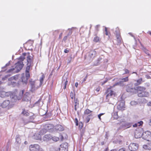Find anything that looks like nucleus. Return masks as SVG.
Returning a JSON list of instances; mask_svg holds the SVG:
<instances>
[{
  "mask_svg": "<svg viewBox=\"0 0 151 151\" xmlns=\"http://www.w3.org/2000/svg\"><path fill=\"white\" fill-rule=\"evenodd\" d=\"M136 136H137V134L135 133V137L136 138H138L139 137H137H137H136Z\"/></svg>",
  "mask_w": 151,
  "mask_h": 151,
  "instance_id": "obj_59",
  "label": "nucleus"
},
{
  "mask_svg": "<svg viewBox=\"0 0 151 151\" xmlns=\"http://www.w3.org/2000/svg\"><path fill=\"white\" fill-rule=\"evenodd\" d=\"M35 116L34 114H32L31 116H30L29 118L28 122H32L35 118Z\"/></svg>",
  "mask_w": 151,
  "mask_h": 151,
  "instance_id": "obj_25",
  "label": "nucleus"
},
{
  "mask_svg": "<svg viewBox=\"0 0 151 151\" xmlns=\"http://www.w3.org/2000/svg\"><path fill=\"white\" fill-rule=\"evenodd\" d=\"M10 103V101L8 100H6L4 101L1 104V106L3 108H5L9 106Z\"/></svg>",
  "mask_w": 151,
  "mask_h": 151,
  "instance_id": "obj_15",
  "label": "nucleus"
},
{
  "mask_svg": "<svg viewBox=\"0 0 151 151\" xmlns=\"http://www.w3.org/2000/svg\"><path fill=\"white\" fill-rule=\"evenodd\" d=\"M72 33V32L71 31L70 32L67 36H65L63 37V41L64 42H65L67 39L68 36L71 35Z\"/></svg>",
  "mask_w": 151,
  "mask_h": 151,
  "instance_id": "obj_31",
  "label": "nucleus"
},
{
  "mask_svg": "<svg viewBox=\"0 0 151 151\" xmlns=\"http://www.w3.org/2000/svg\"><path fill=\"white\" fill-rule=\"evenodd\" d=\"M132 73V74H133V73H135V74H136L137 75V73L136 72H133V73Z\"/></svg>",
  "mask_w": 151,
  "mask_h": 151,
  "instance_id": "obj_62",
  "label": "nucleus"
},
{
  "mask_svg": "<svg viewBox=\"0 0 151 151\" xmlns=\"http://www.w3.org/2000/svg\"><path fill=\"white\" fill-rule=\"evenodd\" d=\"M62 35H63V33H61L59 36V38L60 39L62 37Z\"/></svg>",
  "mask_w": 151,
  "mask_h": 151,
  "instance_id": "obj_53",
  "label": "nucleus"
},
{
  "mask_svg": "<svg viewBox=\"0 0 151 151\" xmlns=\"http://www.w3.org/2000/svg\"><path fill=\"white\" fill-rule=\"evenodd\" d=\"M123 139V137L122 136H120L117 139L116 142L117 143L120 144L122 143V140Z\"/></svg>",
  "mask_w": 151,
  "mask_h": 151,
  "instance_id": "obj_24",
  "label": "nucleus"
},
{
  "mask_svg": "<svg viewBox=\"0 0 151 151\" xmlns=\"http://www.w3.org/2000/svg\"><path fill=\"white\" fill-rule=\"evenodd\" d=\"M118 151H126L125 148L123 147L119 149Z\"/></svg>",
  "mask_w": 151,
  "mask_h": 151,
  "instance_id": "obj_50",
  "label": "nucleus"
},
{
  "mask_svg": "<svg viewBox=\"0 0 151 151\" xmlns=\"http://www.w3.org/2000/svg\"><path fill=\"white\" fill-rule=\"evenodd\" d=\"M100 38L97 36V34L95 35V37H94L93 40V41L95 42H100Z\"/></svg>",
  "mask_w": 151,
  "mask_h": 151,
  "instance_id": "obj_20",
  "label": "nucleus"
},
{
  "mask_svg": "<svg viewBox=\"0 0 151 151\" xmlns=\"http://www.w3.org/2000/svg\"><path fill=\"white\" fill-rule=\"evenodd\" d=\"M92 111L88 109H86L84 111V114L85 115H88L92 113Z\"/></svg>",
  "mask_w": 151,
  "mask_h": 151,
  "instance_id": "obj_28",
  "label": "nucleus"
},
{
  "mask_svg": "<svg viewBox=\"0 0 151 151\" xmlns=\"http://www.w3.org/2000/svg\"><path fill=\"white\" fill-rule=\"evenodd\" d=\"M138 147L139 145L137 144L131 143L129 146V149L131 151H135L138 149Z\"/></svg>",
  "mask_w": 151,
  "mask_h": 151,
  "instance_id": "obj_9",
  "label": "nucleus"
},
{
  "mask_svg": "<svg viewBox=\"0 0 151 151\" xmlns=\"http://www.w3.org/2000/svg\"><path fill=\"white\" fill-rule=\"evenodd\" d=\"M30 67L29 65L27 66L26 68L25 71V74L27 75H30L29 73V70L30 69Z\"/></svg>",
  "mask_w": 151,
  "mask_h": 151,
  "instance_id": "obj_29",
  "label": "nucleus"
},
{
  "mask_svg": "<svg viewBox=\"0 0 151 151\" xmlns=\"http://www.w3.org/2000/svg\"><path fill=\"white\" fill-rule=\"evenodd\" d=\"M131 126V124L130 123H125L124 124H122V126L118 128V129L119 130L122 128H124V129H125L130 127Z\"/></svg>",
  "mask_w": 151,
  "mask_h": 151,
  "instance_id": "obj_12",
  "label": "nucleus"
},
{
  "mask_svg": "<svg viewBox=\"0 0 151 151\" xmlns=\"http://www.w3.org/2000/svg\"><path fill=\"white\" fill-rule=\"evenodd\" d=\"M87 76H86V77H85V78L84 79L83 81V82H84L86 81V80L87 78Z\"/></svg>",
  "mask_w": 151,
  "mask_h": 151,
  "instance_id": "obj_56",
  "label": "nucleus"
},
{
  "mask_svg": "<svg viewBox=\"0 0 151 151\" xmlns=\"http://www.w3.org/2000/svg\"><path fill=\"white\" fill-rule=\"evenodd\" d=\"M75 101V107L74 109L75 111H77V108L79 107V101L78 99H76Z\"/></svg>",
  "mask_w": 151,
  "mask_h": 151,
  "instance_id": "obj_18",
  "label": "nucleus"
},
{
  "mask_svg": "<svg viewBox=\"0 0 151 151\" xmlns=\"http://www.w3.org/2000/svg\"><path fill=\"white\" fill-rule=\"evenodd\" d=\"M143 123V122L142 121H140L138 122L137 123H135L133 125V126L134 127H136L138 126H142Z\"/></svg>",
  "mask_w": 151,
  "mask_h": 151,
  "instance_id": "obj_21",
  "label": "nucleus"
},
{
  "mask_svg": "<svg viewBox=\"0 0 151 151\" xmlns=\"http://www.w3.org/2000/svg\"><path fill=\"white\" fill-rule=\"evenodd\" d=\"M43 140L44 141H48L51 139V136L50 134L45 135L43 137Z\"/></svg>",
  "mask_w": 151,
  "mask_h": 151,
  "instance_id": "obj_17",
  "label": "nucleus"
},
{
  "mask_svg": "<svg viewBox=\"0 0 151 151\" xmlns=\"http://www.w3.org/2000/svg\"><path fill=\"white\" fill-rule=\"evenodd\" d=\"M143 148L145 150H151V142H149L143 145Z\"/></svg>",
  "mask_w": 151,
  "mask_h": 151,
  "instance_id": "obj_16",
  "label": "nucleus"
},
{
  "mask_svg": "<svg viewBox=\"0 0 151 151\" xmlns=\"http://www.w3.org/2000/svg\"><path fill=\"white\" fill-rule=\"evenodd\" d=\"M29 148L30 151H37L39 148V146L37 144L31 145Z\"/></svg>",
  "mask_w": 151,
  "mask_h": 151,
  "instance_id": "obj_10",
  "label": "nucleus"
},
{
  "mask_svg": "<svg viewBox=\"0 0 151 151\" xmlns=\"http://www.w3.org/2000/svg\"><path fill=\"white\" fill-rule=\"evenodd\" d=\"M147 104L148 106H151V101L148 102Z\"/></svg>",
  "mask_w": 151,
  "mask_h": 151,
  "instance_id": "obj_55",
  "label": "nucleus"
},
{
  "mask_svg": "<svg viewBox=\"0 0 151 151\" xmlns=\"http://www.w3.org/2000/svg\"><path fill=\"white\" fill-rule=\"evenodd\" d=\"M108 81V79H107L105 81H104L103 82H102L101 83V85L103 86L104 84H105Z\"/></svg>",
  "mask_w": 151,
  "mask_h": 151,
  "instance_id": "obj_51",
  "label": "nucleus"
},
{
  "mask_svg": "<svg viewBox=\"0 0 151 151\" xmlns=\"http://www.w3.org/2000/svg\"><path fill=\"white\" fill-rule=\"evenodd\" d=\"M118 107L120 110H123L125 108L124 104L123 103H121L120 104L118 105Z\"/></svg>",
  "mask_w": 151,
  "mask_h": 151,
  "instance_id": "obj_26",
  "label": "nucleus"
},
{
  "mask_svg": "<svg viewBox=\"0 0 151 151\" xmlns=\"http://www.w3.org/2000/svg\"><path fill=\"white\" fill-rule=\"evenodd\" d=\"M30 84L32 86H34L35 85V82L34 81H32V79H31L29 81Z\"/></svg>",
  "mask_w": 151,
  "mask_h": 151,
  "instance_id": "obj_43",
  "label": "nucleus"
},
{
  "mask_svg": "<svg viewBox=\"0 0 151 151\" xmlns=\"http://www.w3.org/2000/svg\"><path fill=\"white\" fill-rule=\"evenodd\" d=\"M70 96L72 99H75V94L71 92L70 93Z\"/></svg>",
  "mask_w": 151,
  "mask_h": 151,
  "instance_id": "obj_37",
  "label": "nucleus"
},
{
  "mask_svg": "<svg viewBox=\"0 0 151 151\" xmlns=\"http://www.w3.org/2000/svg\"><path fill=\"white\" fill-rule=\"evenodd\" d=\"M112 87H110V88H108L105 92V93L107 94L106 96V99L108 101H109V98L113 95L115 96L116 95V93L111 89Z\"/></svg>",
  "mask_w": 151,
  "mask_h": 151,
  "instance_id": "obj_5",
  "label": "nucleus"
},
{
  "mask_svg": "<svg viewBox=\"0 0 151 151\" xmlns=\"http://www.w3.org/2000/svg\"><path fill=\"white\" fill-rule=\"evenodd\" d=\"M92 115H91V114H90V115H88V116L86 118V123H88L90 120V118H89V116H92Z\"/></svg>",
  "mask_w": 151,
  "mask_h": 151,
  "instance_id": "obj_40",
  "label": "nucleus"
},
{
  "mask_svg": "<svg viewBox=\"0 0 151 151\" xmlns=\"http://www.w3.org/2000/svg\"><path fill=\"white\" fill-rule=\"evenodd\" d=\"M105 32L106 35H108V32L107 29L106 27H105Z\"/></svg>",
  "mask_w": 151,
  "mask_h": 151,
  "instance_id": "obj_49",
  "label": "nucleus"
},
{
  "mask_svg": "<svg viewBox=\"0 0 151 151\" xmlns=\"http://www.w3.org/2000/svg\"><path fill=\"white\" fill-rule=\"evenodd\" d=\"M100 87L99 86L98 87V88H97L96 89V91L97 92H99L100 91Z\"/></svg>",
  "mask_w": 151,
  "mask_h": 151,
  "instance_id": "obj_52",
  "label": "nucleus"
},
{
  "mask_svg": "<svg viewBox=\"0 0 151 151\" xmlns=\"http://www.w3.org/2000/svg\"><path fill=\"white\" fill-rule=\"evenodd\" d=\"M150 122H149V124H150V126H151V119H150Z\"/></svg>",
  "mask_w": 151,
  "mask_h": 151,
  "instance_id": "obj_63",
  "label": "nucleus"
},
{
  "mask_svg": "<svg viewBox=\"0 0 151 151\" xmlns=\"http://www.w3.org/2000/svg\"><path fill=\"white\" fill-rule=\"evenodd\" d=\"M121 80H122V82H127L129 81L128 77H127L124 78H122Z\"/></svg>",
  "mask_w": 151,
  "mask_h": 151,
  "instance_id": "obj_35",
  "label": "nucleus"
},
{
  "mask_svg": "<svg viewBox=\"0 0 151 151\" xmlns=\"http://www.w3.org/2000/svg\"><path fill=\"white\" fill-rule=\"evenodd\" d=\"M83 127V124L82 122H79V127L80 129H81Z\"/></svg>",
  "mask_w": 151,
  "mask_h": 151,
  "instance_id": "obj_39",
  "label": "nucleus"
},
{
  "mask_svg": "<svg viewBox=\"0 0 151 151\" xmlns=\"http://www.w3.org/2000/svg\"><path fill=\"white\" fill-rule=\"evenodd\" d=\"M24 65V64L17 62L15 64V68H12L8 70L7 72L8 73H18L22 69Z\"/></svg>",
  "mask_w": 151,
  "mask_h": 151,
  "instance_id": "obj_2",
  "label": "nucleus"
},
{
  "mask_svg": "<svg viewBox=\"0 0 151 151\" xmlns=\"http://www.w3.org/2000/svg\"><path fill=\"white\" fill-rule=\"evenodd\" d=\"M64 52L65 53H67L68 52H69V50H67V49H65V50H64Z\"/></svg>",
  "mask_w": 151,
  "mask_h": 151,
  "instance_id": "obj_54",
  "label": "nucleus"
},
{
  "mask_svg": "<svg viewBox=\"0 0 151 151\" xmlns=\"http://www.w3.org/2000/svg\"><path fill=\"white\" fill-rule=\"evenodd\" d=\"M104 113H101L99 114L101 116L102 115H104Z\"/></svg>",
  "mask_w": 151,
  "mask_h": 151,
  "instance_id": "obj_61",
  "label": "nucleus"
},
{
  "mask_svg": "<svg viewBox=\"0 0 151 151\" xmlns=\"http://www.w3.org/2000/svg\"><path fill=\"white\" fill-rule=\"evenodd\" d=\"M75 121L76 125L77 126H78V122L77 119V118H76L75 119Z\"/></svg>",
  "mask_w": 151,
  "mask_h": 151,
  "instance_id": "obj_47",
  "label": "nucleus"
},
{
  "mask_svg": "<svg viewBox=\"0 0 151 151\" xmlns=\"http://www.w3.org/2000/svg\"><path fill=\"white\" fill-rule=\"evenodd\" d=\"M130 104L132 105H134L137 104V102L135 101H132L130 102Z\"/></svg>",
  "mask_w": 151,
  "mask_h": 151,
  "instance_id": "obj_41",
  "label": "nucleus"
},
{
  "mask_svg": "<svg viewBox=\"0 0 151 151\" xmlns=\"http://www.w3.org/2000/svg\"><path fill=\"white\" fill-rule=\"evenodd\" d=\"M26 55V53H24L22 54V55L20 56L18 59V61L17 62L19 63H20L21 64H23V61L25 59V56Z\"/></svg>",
  "mask_w": 151,
  "mask_h": 151,
  "instance_id": "obj_14",
  "label": "nucleus"
},
{
  "mask_svg": "<svg viewBox=\"0 0 151 151\" xmlns=\"http://www.w3.org/2000/svg\"><path fill=\"white\" fill-rule=\"evenodd\" d=\"M68 144L64 143L62 144L59 148L57 149L56 151H68Z\"/></svg>",
  "mask_w": 151,
  "mask_h": 151,
  "instance_id": "obj_8",
  "label": "nucleus"
},
{
  "mask_svg": "<svg viewBox=\"0 0 151 151\" xmlns=\"http://www.w3.org/2000/svg\"><path fill=\"white\" fill-rule=\"evenodd\" d=\"M29 94V92H26L25 94V95H27V94Z\"/></svg>",
  "mask_w": 151,
  "mask_h": 151,
  "instance_id": "obj_60",
  "label": "nucleus"
},
{
  "mask_svg": "<svg viewBox=\"0 0 151 151\" xmlns=\"http://www.w3.org/2000/svg\"><path fill=\"white\" fill-rule=\"evenodd\" d=\"M19 78V75H16L10 78L11 80H14L15 81H17Z\"/></svg>",
  "mask_w": 151,
  "mask_h": 151,
  "instance_id": "obj_27",
  "label": "nucleus"
},
{
  "mask_svg": "<svg viewBox=\"0 0 151 151\" xmlns=\"http://www.w3.org/2000/svg\"><path fill=\"white\" fill-rule=\"evenodd\" d=\"M98 116L99 118L100 119V120H101V116L99 114L98 115Z\"/></svg>",
  "mask_w": 151,
  "mask_h": 151,
  "instance_id": "obj_58",
  "label": "nucleus"
},
{
  "mask_svg": "<svg viewBox=\"0 0 151 151\" xmlns=\"http://www.w3.org/2000/svg\"><path fill=\"white\" fill-rule=\"evenodd\" d=\"M142 137L148 141H151V132L147 131L142 134Z\"/></svg>",
  "mask_w": 151,
  "mask_h": 151,
  "instance_id": "obj_6",
  "label": "nucleus"
},
{
  "mask_svg": "<svg viewBox=\"0 0 151 151\" xmlns=\"http://www.w3.org/2000/svg\"><path fill=\"white\" fill-rule=\"evenodd\" d=\"M115 32L116 33V35L118 33H119V34H120L119 30L118 28H116Z\"/></svg>",
  "mask_w": 151,
  "mask_h": 151,
  "instance_id": "obj_45",
  "label": "nucleus"
},
{
  "mask_svg": "<svg viewBox=\"0 0 151 151\" xmlns=\"http://www.w3.org/2000/svg\"><path fill=\"white\" fill-rule=\"evenodd\" d=\"M45 78V76L44 74H43L41 77L40 78V86H41L43 84L44 80Z\"/></svg>",
  "mask_w": 151,
  "mask_h": 151,
  "instance_id": "obj_22",
  "label": "nucleus"
},
{
  "mask_svg": "<svg viewBox=\"0 0 151 151\" xmlns=\"http://www.w3.org/2000/svg\"><path fill=\"white\" fill-rule=\"evenodd\" d=\"M68 82V79L67 78H66L65 79H64L62 80V84H63L64 86L63 87V88L65 89L66 88V85Z\"/></svg>",
  "mask_w": 151,
  "mask_h": 151,
  "instance_id": "obj_19",
  "label": "nucleus"
},
{
  "mask_svg": "<svg viewBox=\"0 0 151 151\" xmlns=\"http://www.w3.org/2000/svg\"><path fill=\"white\" fill-rule=\"evenodd\" d=\"M27 61L28 64H29L30 65L31 64L32 60L31 58V56L30 55H29L27 57Z\"/></svg>",
  "mask_w": 151,
  "mask_h": 151,
  "instance_id": "obj_34",
  "label": "nucleus"
},
{
  "mask_svg": "<svg viewBox=\"0 0 151 151\" xmlns=\"http://www.w3.org/2000/svg\"><path fill=\"white\" fill-rule=\"evenodd\" d=\"M126 91L127 92L132 93V94H136L137 91L136 88H135L129 86L127 88Z\"/></svg>",
  "mask_w": 151,
  "mask_h": 151,
  "instance_id": "obj_11",
  "label": "nucleus"
},
{
  "mask_svg": "<svg viewBox=\"0 0 151 151\" xmlns=\"http://www.w3.org/2000/svg\"><path fill=\"white\" fill-rule=\"evenodd\" d=\"M145 88L141 86H138L136 87V93L139 97H147L148 95V93L145 91Z\"/></svg>",
  "mask_w": 151,
  "mask_h": 151,
  "instance_id": "obj_1",
  "label": "nucleus"
},
{
  "mask_svg": "<svg viewBox=\"0 0 151 151\" xmlns=\"http://www.w3.org/2000/svg\"><path fill=\"white\" fill-rule=\"evenodd\" d=\"M143 50L144 52H145V53L149 57H150L151 56L150 54L149 51L148 50L146 49L145 48H144Z\"/></svg>",
  "mask_w": 151,
  "mask_h": 151,
  "instance_id": "obj_33",
  "label": "nucleus"
},
{
  "mask_svg": "<svg viewBox=\"0 0 151 151\" xmlns=\"http://www.w3.org/2000/svg\"><path fill=\"white\" fill-rule=\"evenodd\" d=\"M58 131H62L64 130V128L60 124L56 125L55 128L54 130Z\"/></svg>",
  "mask_w": 151,
  "mask_h": 151,
  "instance_id": "obj_13",
  "label": "nucleus"
},
{
  "mask_svg": "<svg viewBox=\"0 0 151 151\" xmlns=\"http://www.w3.org/2000/svg\"><path fill=\"white\" fill-rule=\"evenodd\" d=\"M122 81H119V82L116 83L114 85V86H115L117 85H121L122 84Z\"/></svg>",
  "mask_w": 151,
  "mask_h": 151,
  "instance_id": "obj_44",
  "label": "nucleus"
},
{
  "mask_svg": "<svg viewBox=\"0 0 151 151\" xmlns=\"http://www.w3.org/2000/svg\"><path fill=\"white\" fill-rule=\"evenodd\" d=\"M101 59H99V58L96 61L97 62V63L96 64H95L94 65H96V66L98 65L99 63L100 62V60Z\"/></svg>",
  "mask_w": 151,
  "mask_h": 151,
  "instance_id": "obj_46",
  "label": "nucleus"
},
{
  "mask_svg": "<svg viewBox=\"0 0 151 151\" xmlns=\"http://www.w3.org/2000/svg\"><path fill=\"white\" fill-rule=\"evenodd\" d=\"M124 71H125V73H124L123 74H128L129 73V71L127 69H125L124 70Z\"/></svg>",
  "mask_w": 151,
  "mask_h": 151,
  "instance_id": "obj_48",
  "label": "nucleus"
},
{
  "mask_svg": "<svg viewBox=\"0 0 151 151\" xmlns=\"http://www.w3.org/2000/svg\"><path fill=\"white\" fill-rule=\"evenodd\" d=\"M116 37L118 40L120 41L121 37L120 36V34L118 33L116 35Z\"/></svg>",
  "mask_w": 151,
  "mask_h": 151,
  "instance_id": "obj_38",
  "label": "nucleus"
},
{
  "mask_svg": "<svg viewBox=\"0 0 151 151\" xmlns=\"http://www.w3.org/2000/svg\"><path fill=\"white\" fill-rule=\"evenodd\" d=\"M54 130V126L52 124H48L44 126V128L40 131V134H41L46 133L47 132H51Z\"/></svg>",
  "mask_w": 151,
  "mask_h": 151,
  "instance_id": "obj_3",
  "label": "nucleus"
},
{
  "mask_svg": "<svg viewBox=\"0 0 151 151\" xmlns=\"http://www.w3.org/2000/svg\"><path fill=\"white\" fill-rule=\"evenodd\" d=\"M113 117L114 119H117L118 118V115L117 112H115L113 113Z\"/></svg>",
  "mask_w": 151,
  "mask_h": 151,
  "instance_id": "obj_32",
  "label": "nucleus"
},
{
  "mask_svg": "<svg viewBox=\"0 0 151 151\" xmlns=\"http://www.w3.org/2000/svg\"><path fill=\"white\" fill-rule=\"evenodd\" d=\"M24 92V90H22L20 91L19 93H17V94L14 93H12L10 97L14 99V101H16L19 100L22 98Z\"/></svg>",
  "mask_w": 151,
  "mask_h": 151,
  "instance_id": "obj_4",
  "label": "nucleus"
},
{
  "mask_svg": "<svg viewBox=\"0 0 151 151\" xmlns=\"http://www.w3.org/2000/svg\"><path fill=\"white\" fill-rule=\"evenodd\" d=\"M51 139L53 141L55 142H56L59 140V138L56 137H51Z\"/></svg>",
  "mask_w": 151,
  "mask_h": 151,
  "instance_id": "obj_36",
  "label": "nucleus"
},
{
  "mask_svg": "<svg viewBox=\"0 0 151 151\" xmlns=\"http://www.w3.org/2000/svg\"><path fill=\"white\" fill-rule=\"evenodd\" d=\"M100 25H97L95 27V30L96 32H98L99 30Z\"/></svg>",
  "mask_w": 151,
  "mask_h": 151,
  "instance_id": "obj_42",
  "label": "nucleus"
},
{
  "mask_svg": "<svg viewBox=\"0 0 151 151\" xmlns=\"http://www.w3.org/2000/svg\"><path fill=\"white\" fill-rule=\"evenodd\" d=\"M137 83L135 84L136 85H138L141 84L142 82V78H141L137 81Z\"/></svg>",
  "mask_w": 151,
  "mask_h": 151,
  "instance_id": "obj_30",
  "label": "nucleus"
},
{
  "mask_svg": "<svg viewBox=\"0 0 151 151\" xmlns=\"http://www.w3.org/2000/svg\"><path fill=\"white\" fill-rule=\"evenodd\" d=\"M78 85V83L77 82H76L75 83V86L76 87H77Z\"/></svg>",
  "mask_w": 151,
  "mask_h": 151,
  "instance_id": "obj_57",
  "label": "nucleus"
},
{
  "mask_svg": "<svg viewBox=\"0 0 151 151\" xmlns=\"http://www.w3.org/2000/svg\"><path fill=\"white\" fill-rule=\"evenodd\" d=\"M30 77V75H27L26 74L23 73L22 74V76L21 78V81L23 84H26L28 82V79Z\"/></svg>",
  "mask_w": 151,
  "mask_h": 151,
  "instance_id": "obj_7",
  "label": "nucleus"
},
{
  "mask_svg": "<svg viewBox=\"0 0 151 151\" xmlns=\"http://www.w3.org/2000/svg\"><path fill=\"white\" fill-rule=\"evenodd\" d=\"M21 114L25 116H27L29 115V113L25 109H23L21 113Z\"/></svg>",
  "mask_w": 151,
  "mask_h": 151,
  "instance_id": "obj_23",
  "label": "nucleus"
},
{
  "mask_svg": "<svg viewBox=\"0 0 151 151\" xmlns=\"http://www.w3.org/2000/svg\"><path fill=\"white\" fill-rule=\"evenodd\" d=\"M149 34L150 35H151V32H149Z\"/></svg>",
  "mask_w": 151,
  "mask_h": 151,
  "instance_id": "obj_64",
  "label": "nucleus"
}]
</instances>
